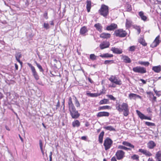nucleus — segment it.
Returning <instances> with one entry per match:
<instances>
[{
    "instance_id": "2",
    "label": "nucleus",
    "mask_w": 161,
    "mask_h": 161,
    "mask_svg": "<svg viewBox=\"0 0 161 161\" xmlns=\"http://www.w3.org/2000/svg\"><path fill=\"white\" fill-rule=\"evenodd\" d=\"M98 12L100 15L106 17L109 14L108 7L104 4H102Z\"/></svg>"
},
{
    "instance_id": "6",
    "label": "nucleus",
    "mask_w": 161,
    "mask_h": 161,
    "mask_svg": "<svg viewBox=\"0 0 161 161\" xmlns=\"http://www.w3.org/2000/svg\"><path fill=\"white\" fill-rule=\"evenodd\" d=\"M132 70L135 72L141 74H143L146 72V69L145 68L140 66L134 67L133 68Z\"/></svg>"
},
{
    "instance_id": "35",
    "label": "nucleus",
    "mask_w": 161,
    "mask_h": 161,
    "mask_svg": "<svg viewBox=\"0 0 161 161\" xmlns=\"http://www.w3.org/2000/svg\"><path fill=\"white\" fill-rule=\"evenodd\" d=\"M118 148L119 149H122L125 150H131V149L129 148H127L122 145H119L118 146Z\"/></svg>"
},
{
    "instance_id": "23",
    "label": "nucleus",
    "mask_w": 161,
    "mask_h": 161,
    "mask_svg": "<svg viewBox=\"0 0 161 161\" xmlns=\"http://www.w3.org/2000/svg\"><path fill=\"white\" fill-rule=\"evenodd\" d=\"M73 99L74 100L75 103V106L77 108H80V104L79 101H78V99L74 95L73 96Z\"/></svg>"
},
{
    "instance_id": "64",
    "label": "nucleus",
    "mask_w": 161,
    "mask_h": 161,
    "mask_svg": "<svg viewBox=\"0 0 161 161\" xmlns=\"http://www.w3.org/2000/svg\"><path fill=\"white\" fill-rule=\"evenodd\" d=\"M153 100L155 101V102H156L157 101V100H156V97L155 96H154V95L153 96Z\"/></svg>"
},
{
    "instance_id": "47",
    "label": "nucleus",
    "mask_w": 161,
    "mask_h": 161,
    "mask_svg": "<svg viewBox=\"0 0 161 161\" xmlns=\"http://www.w3.org/2000/svg\"><path fill=\"white\" fill-rule=\"evenodd\" d=\"M131 158L133 160H139V156L137 155L134 154L131 157Z\"/></svg>"
},
{
    "instance_id": "54",
    "label": "nucleus",
    "mask_w": 161,
    "mask_h": 161,
    "mask_svg": "<svg viewBox=\"0 0 161 161\" xmlns=\"http://www.w3.org/2000/svg\"><path fill=\"white\" fill-rule=\"evenodd\" d=\"M135 29L137 30L138 32V34H139L141 32V29L139 27L136 26Z\"/></svg>"
},
{
    "instance_id": "3",
    "label": "nucleus",
    "mask_w": 161,
    "mask_h": 161,
    "mask_svg": "<svg viewBox=\"0 0 161 161\" xmlns=\"http://www.w3.org/2000/svg\"><path fill=\"white\" fill-rule=\"evenodd\" d=\"M114 34L117 37H124L126 36L127 33L122 29H119L115 31Z\"/></svg>"
},
{
    "instance_id": "11",
    "label": "nucleus",
    "mask_w": 161,
    "mask_h": 161,
    "mask_svg": "<svg viewBox=\"0 0 161 161\" xmlns=\"http://www.w3.org/2000/svg\"><path fill=\"white\" fill-rule=\"evenodd\" d=\"M110 43L107 41H103L101 43L99 47L101 49H103L104 48L109 47L110 45Z\"/></svg>"
},
{
    "instance_id": "8",
    "label": "nucleus",
    "mask_w": 161,
    "mask_h": 161,
    "mask_svg": "<svg viewBox=\"0 0 161 161\" xmlns=\"http://www.w3.org/2000/svg\"><path fill=\"white\" fill-rule=\"evenodd\" d=\"M160 36L158 35L156 37L155 39L150 45V47L152 48H154L158 45L161 42V40H160Z\"/></svg>"
},
{
    "instance_id": "12",
    "label": "nucleus",
    "mask_w": 161,
    "mask_h": 161,
    "mask_svg": "<svg viewBox=\"0 0 161 161\" xmlns=\"http://www.w3.org/2000/svg\"><path fill=\"white\" fill-rule=\"evenodd\" d=\"M88 31L86 27L84 26L81 27L80 29V34L83 36H85L87 34Z\"/></svg>"
},
{
    "instance_id": "15",
    "label": "nucleus",
    "mask_w": 161,
    "mask_h": 161,
    "mask_svg": "<svg viewBox=\"0 0 161 161\" xmlns=\"http://www.w3.org/2000/svg\"><path fill=\"white\" fill-rule=\"evenodd\" d=\"M117 25L114 23L111 24L110 25L106 27V30L108 31H112L117 28Z\"/></svg>"
},
{
    "instance_id": "52",
    "label": "nucleus",
    "mask_w": 161,
    "mask_h": 161,
    "mask_svg": "<svg viewBox=\"0 0 161 161\" xmlns=\"http://www.w3.org/2000/svg\"><path fill=\"white\" fill-rule=\"evenodd\" d=\"M39 146L40 147V149L42 150L43 149L42 147H43V144L42 143V142L41 140H39Z\"/></svg>"
},
{
    "instance_id": "57",
    "label": "nucleus",
    "mask_w": 161,
    "mask_h": 161,
    "mask_svg": "<svg viewBox=\"0 0 161 161\" xmlns=\"http://www.w3.org/2000/svg\"><path fill=\"white\" fill-rule=\"evenodd\" d=\"M140 80L141 81L143 84H146V81L143 79H140Z\"/></svg>"
},
{
    "instance_id": "10",
    "label": "nucleus",
    "mask_w": 161,
    "mask_h": 161,
    "mask_svg": "<svg viewBox=\"0 0 161 161\" xmlns=\"http://www.w3.org/2000/svg\"><path fill=\"white\" fill-rule=\"evenodd\" d=\"M138 152L145 155L146 156L151 157L153 155L152 153L146 149H139Z\"/></svg>"
},
{
    "instance_id": "9",
    "label": "nucleus",
    "mask_w": 161,
    "mask_h": 161,
    "mask_svg": "<svg viewBox=\"0 0 161 161\" xmlns=\"http://www.w3.org/2000/svg\"><path fill=\"white\" fill-rule=\"evenodd\" d=\"M28 65L31 68V70L32 72V74L34 76L36 80H38L39 79V77L36 72V69L34 66H33L31 64H28Z\"/></svg>"
},
{
    "instance_id": "37",
    "label": "nucleus",
    "mask_w": 161,
    "mask_h": 161,
    "mask_svg": "<svg viewBox=\"0 0 161 161\" xmlns=\"http://www.w3.org/2000/svg\"><path fill=\"white\" fill-rule=\"evenodd\" d=\"M87 94L88 95L92 97H96L100 95L99 94L97 93H87Z\"/></svg>"
},
{
    "instance_id": "20",
    "label": "nucleus",
    "mask_w": 161,
    "mask_h": 161,
    "mask_svg": "<svg viewBox=\"0 0 161 161\" xmlns=\"http://www.w3.org/2000/svg\"><path fill=\"white\" fill-rule=\"evenodd\" d=\"M152 70L156 73H159L161 71V66L160 65L153 66Z\"/></svg>"
},
{
    "instance_id": "19",
    "label": "nucleus",
    "mask_w": 161,
    "mask_h": 161,
    "mask_svg": "<svg viewBox=\"0 0 161 161\" xmlns=\"http://www.w3.org/2000/svg\"><path fill=\"white\" fill-rule=\"evenodd\" d=\"M155 158L157 161H161V151L159 150L157 152L155 156Z\"/></svg>"
},
{
    "instance_id": "18",
    "label": "nucleus",
    "mask_w": 161,
    "mask_h": 161,
    "mask_svg": "<svg viewBox=\"0 0 161 161\" xmlns=\"http://www.w3.org/2000/svg\"><path fill=\"white\" fill-rule=\"evenodd\" d=\"M129 97L130 99H136V98H139L140 99H141L142 97L139 95H137L136 94L131 93L129 94Z\"/></svg>"
},
{
    "instance_id": "63",
    "label": "nucleus",
    "mask_w": 161,
    "mask_h": 161,
    "mask_svg": "<svg viewBox=\"0 0 161 161\" xmlns=\"http://www.w3.org/2000/svg\"><path fill=\"white\" fill-rule=\"evenodd\" d=\"M148 161H155L152 158H149L148 159Z\"/></svg>"
},
{
    "instance_id": "31",
    "label": "nucleus",
    "mask_w": 161,
    "mask_h": 161,
    "mask_svg": "<svg viewBox=\"0 0 161 161\" xmlns=\"http://www.w3.org/2000/svg\"><path fill=\"white\" fill-rule=\"evenodd\" d=\"M122 144L124 145L131 147L132 148H134V145L126 141L123 142H122Z\"/></svg>"
},
{
    "instance_id": "4",
    "label": "nucleus",
    "mask_w": 161,
    "mask_h": 161,
    "mask_svg": "<svg viewBox=\"0 0 161 161\" xmlns=\"http://www.w3.org/2000/svg\"><path fill=\"white\" fill-rule=\"evenodd\" d=\"M113 143V141L109 138H106L104 141L103 145L105 147V149L107 150L109 149Z\"/></svg>"
},
{
    "instance_id": "21",
    "label": "nucleus",
    "mask_w": 161,
    "mask_h": 161,
    "mask_svg": "<svg viewBox=\"0 0 161 161\" xmlns=\"http://www.w3.org/2000/svg\"><path fill=\"white\" fill-rule=\"evenodd\" d=\"M111 35L109 33H103L100 36V37L103 38L107 39L110 37Z\"/></svg>"
},
{
    "instance_id": "60",
    "label": "nucleus",
    "mask_w": 161,
    "mask_h": 161,
    "mask_svg": "<svg viewBox=\"0 0 161 161\" xmlns=\"http://www.w3.org/2000/svg\"><path fill=\"white\" fill-rule=\"evenodd\" d=\"M81 139L84 140H86V136H82Z\"/></svg>"
},
{
    "instance_id": "55",
    "label": "nucleus",
    "mask_w": 161,
    "mask_h": 161,
    "mask_svg": "<svg viewBox=\"0 0 161 161\" xmlns=\"http://www.w3.org/2000/svg\"><path fill=\"white\" fill-rule=\"evenodd\" d=\"M147 94L148 95H149L150 97H151V96H153V93L151 92H147Z\"/></svg>"
},
{
    "instance_id": "32",
    "label": "nucleus",
    "mask_w": 161,
    "mask_h": 161,
    "mask_svg": "<svg viewBox=\"0 0 161 161\" xmlns=\"http://www.w3.org/2000/svg\"><path fill=\"white\" fill-rule=\"evenodd\" d=\"M139 42L144 46H146L147 45V43L145 42L144 39L143 38H141L139 39Z\"/></svg>"
},
{
    "instance_id": "43",
    "label": "nucleus",
    "mask_w": 161,
    "mask_h": 161,
    "mask_svg": "<svg viewBox=\"0 0 161 161\" xmlns=\"http://www.w3.org/2000/svg\"><path fill=\"white\" fill-rule=\"evenodd\" d=\"M110 108V106L107 105L104 106H103L100 107L99 108V110H102V109H109Z\"/></svg>"
},
{
    "instance_id": "51",
    "label": "nucleus",
    "mask_w": 161,
    "mask_h": 161,
    "mask_svg": "<svg viewBox=\"0 0 161 161\" xmlns=\"http://www.w3.org/2000/svg\"><path fill=\"white\" fill-rule=\"evenodd\" d=\"M108 97L111 100L114 101L116 99V98L112 95H108Z\"/></svg>"
},
{
    "instance_id": "22",
    "label": "nucleus",
    "mask_w": 161,
    "mask_h": 161,
    "mask_svg": "<svg viewBox=\"0 0 161 161\" xmlns=\"http://www.w3.org/2000/svg\"><path fill=\"white\" fill-rule=\"evenodd\" d=\"M102 58H109L113 57V55L112 54H109L108 53H104L103 54H101L99 56Z\"/></svg>"
},
{
    "instance_id": "29",
    "label": "nucleus",
    "mask_w": 161,
    "mask_h": 161,
    "mask_svg": "<svg viewBox=\"0 0 161 161\" xmlns=\"http://www.w3.org/2000/svg\"><path fill=\"white\" fill-rule=\"evenodd\" d=\"M72 125L74 127H79L80 125V124L78 120H76L72 122Z\"/></svg>"
},
{
    "instance_id": "17",
    "label": "nucleus",
    "mask_w": 161,
    "mask_h": 161,
    "mask_svg": "<svg viewBox=\"0 0 161 161\" xmlns=\"http://www.w3.org/2000/svg\"><path fill=\"white\" fill-rule=\"evenodd\" d=\"M111 50L113 53L118 54H121L123 52L122 49H119L115 47H112L111 49Z\"/></svg>"
},
{
    "instance_id": "58",
    "label": "nucleus",
    "mask_w": 161,
    "mask_h": 161,
    "mask_svg": "<svg viewBox=\"0 0 161 161\" xmlns=\"http://www.w3.org/2000/svg\"><path fill=\"white\" fill-rule=\"evenodd\" d=\"M59 106H60V103H59V100H58V103H57V105L56 106V108L57 109H58V107H59Z\"/></svg>"
},
{
    "instance_id": "39",
    "label": "nucleus",
    "mask_w": 161,
    "mask_h": 161,
    "mask_svg": "<svg viewBox=\"0 0 161 161\" xmlns=\"http://www.w3.org/2000/svg\"><path fill=\"white\" fill-rule=\"evenodd\" d=\"M116 109L119 112L122 111V108H121L120 105L119 103H117L116 105Z\"/></svg>"
},
{
    "instance_id": "46",
    "label": "nucleus",
    "mask_w": 161,
    "mask_h": 161,
    "mask_svg": "<svg viewBox=\"0 0 161 161\" xmlns=\"http://www.w3.org/2000/svg\"><path fill=\"white\" fill-rule=\"evenodd\" d=\"M114 63V61L113 60H106L104 62V64H109L113 63Z\"/></svg>"
},
{
    "instance_id": "42",
    "label": "nucleus",
    "mask_w": 161,
    "mask_h": 161,
    "mask_svg": "<svg viewBox=\"0 0 161 161\" xmlns=\"http://www.w3.org/2000/svg\"><path fill=\"white\" fill-rule=\"evenodd\" d=\"M96 58L97 57L94 55V54H91L90 55V58L92 60H96Z\"/></svg>"
},
{
    "instance_id": "30",
    "label": "nucleus",
    "mask_w": 161,
    "mask_h": 161,
    "mask_svg": "<svg viewBox=\"0 0 161 161\" xmlns=\"http://www.w3.org/2000/svg\"><path fill=\"white\" fill-rule=\"evenodd\" d=\"M136 112L141 119H144L145 117V115L138 110H136Z\"/></svg>"
},
{
    "instance_id": "49",
    "label": "nucleus",
    "mask_w": 161,
    "mask_h": 161,
    "mask_svg": "<svg viewBox=\"0 0 161 161\" xmlns=\"http://www.w3.org/2000/svg\"><path fill=\"white\" fill-rule=\"evenodd\" d=\"M136 49V47L135 46H131L129 47V51H134Z\"/></svg>"
},
{
    "instance_id": "36",
    "label": "nucleus",
    "mask_w": 161,
    "mask_h": 161,
    "mask_svg": "<svg viewBox=\"0 0 161 161\" xmlns=\"http://www.w3.org/2000/svg\"><path fill=\"white\" fill-rule=\"evenodd\" d=\"M121 107H123V108H122V111L124 110L128 109V104L125 103H123L121 105Z\"/></svg>"
},
{
    "instance_id": "25",
    "label": "nucleus",
    "mask_w": 161,
    "mask_h": 161,
    "mask_svg": "<svg viewBox=\"0 0 161 161\" xmlns=\"http://www.w3.org/2000/svg\"><path fill=\"white\" fill-rule=\"evenodd\" d=\"M21 54L20 53H18L15 55L16 59L21 64H22V62L20 61V58L21 57Z\"/></svg>"
},
{
    "instance_id": "61",
    "label": "nucleus",
    "mask_w": 161,
    "mask_h": 161,
    "mask_svg": "<svg viewBox=\"0 0 161 161\" xmlns=\"http://www.w3.org/2000/svg\"><path fill=\"white\" fill-rule=\"evenodd\" d=\"M144 119H148L149 120H151V118L150 117H148L145 116Z\"/></svg>"
},
{
    "instance_id": "7",
    "label": "nucleus",
    "mask_w": 161,
    "mask_h": 161,
    "mask_svg": "<svg viewBox=\"0 0 161 161\" xmlns=\"http://www.w3.org/2000/svg\"><path fill=\"white\" fill-rule=\"evenodd\" d=\"M115 155L118 160H121L125 157V152L122 150L117 151Z\"/></svg>"
},
{
    "instance_id": "34",
    "label": "nucleus",
    "mask_w": 161,
    "mask_h": 161,
    "mask_svg": "<svg viewBox=\"0 0 161 161\" xmlns=\"http://www.w3.org/2000/svg\"><path fill=\"white\" fill-rule=\"evenodd\" d=\"M103 128L107 130H109L110 131H115V129L111 126L103 127Z\"/></svg>"
},
{
    "instance_id": "5",
    "label": "nucleus",
    "mask_w": 161,
    "mask_h": 161,
    "mask_svg": "<svg viewBox=\"0 0 161 161\" xmlns=\"http://www.w3.org/2000/svg\"><path fill=\"white\" fill-rule=\"evenodd\" d=\"M109 80L111 82L117 85H120L122 84V82L119 78L115 76H112L109 79Z\"/></svg>"
},
{
    "instance_id": "59",
    "label": "nucleus",
    "mask_w": 161,
    "mask_h": 161,
    "mask_svg": "<svg viewBox=\"0 0 161 161\" xmlns=\"http://www.w3.org/2000/svg\"><path fill=\"white\" fill-rule=\"evenodd\" d=\"M111 161H117L115 157H113L111 158Z\"/></svg>"
},
{
    "instance_id": "41",
    "label": "nucleus",
    "mask_w": 161,
    "mask_h": 161,
    "mask_svg": "<svg viewBox=\"0 0 161 161\" xmlns=\"http://www.w3.org/2000/svg\"><path fill=\"white\" fill-rule=\"evenodd\" d=\"M108 100L106 99H104L100 101L99 102V104L101 105L104 104H106L108 103Z\"/></svg>"
},
{
    "instance_id": "45",
    "label": "nucleus",
    "mask_w": 161,
    "mask_h": 161,
    "mask_svg": "<svg viewBox=\"0 0 161 161\" xmlns=\"http://www.w3.org/2000/svg\"><path fill=\"white\" fill-rule=\"evenodd\" d=\"M145 124L148 126H154L155 124L154 123H153L148 122H146L145 123Z\"/></svg>"
},
{
    "instance_id": "48",
    "label": "nucleus",
    "mask_w": 161,
    "mask_h": 161,
    "mask_svg": "<svg viewBox=\"0 0 161 161\" xmlns=\"http://www.w3.org/2000/svg\"><path fill=\"white\" fill-rule=\"evenodd\" d=\"M43 27L46 29H48L50 28L49 24L45 23H44Z\"/></svg>"
},
{
    "instance_id": "56",
    "label": "nucleus",
    "mask_w": 161,
    "mask_h": 161,
    "mask_svg": "<svg viewBox=\"0 0 161 161\" xmlns=\"http://www.w3.org/2000/svg\"><path fill=\"white\" fill-rule=\"evenodd\" d=\"M44 16L46 19L48 18L47 16V12H45L44 14Z\"/></svg>"
},
{
    "instance_id": "40",
    "label": "nucleus",
    "mask_w": 161,
    "mask_h": 161,
    "mask_svg": "<svg viewBox=\"0 0 161 161\" xmlns=\"http://www.w3.org/2000/svg\"><path fill=\"white\" fill-rule=\"evenodd\" d=\"M138 63L139 64L146 66H148L149 64V63L148 62L139 61Z\"/></svg>"
},
{
    "instance_id": "28",
    "label": "nucleus",
    "mask_w": 161,
    "mask_h": 161,
    "mask_svg": "<svg viewBox=\"0 0 161 161\" xmlns=\"http://www.w3.org/2000/svg\"><path fill=\"white\" fill-rule=\"evenodd\" d=\"M86 8L87 11L88 12H89L90 11V9L91 8V2L90 1H86Z\"/></svg>"
},
{
    "instance_id": "44",
    "label": "nucleus",
    "mask_w": 161,
    "mask_h": 161,
    "mask_svg": "<svg viewBox=\"0 0 161 161\" xmlns=\"http://www.w3.org/2000/svg\"><path fill=\"white\" fill-rule=\"evenodd\" d=\"M123 111L124 116H127L129 113V109L124 110Z\"/></svg>"
},
{
    "instance_id": "53",
    "label": "nucleus",
    "mask_w": 161,
    "mask_h": 161,
    "mask_svg": "<svg viewBox=\"0 0 161 161\" xmlns=\"http://www.w3.org/2000/svg\"><path fill=\"white\" fill-rule=\"evenodd\" d=\"M153 90L157 96L158 97H159L161 96V94L159 93V92L155 90V89H154Z\"/></svg>"
},
{
    "instance_id": "27",
    "label": "nucleus",
    "mask_w": 161,
    "mask_h": 161,
    "mask_svg": "<svg viewBox=\"0 0 161 161\" xmlns=\"http://www.w3.org/2000/svg\"><path fill=\"white\" fill-rule=\"evenodd\" d=\"M94 27L100 32L102 31V26L100 24L98 23L95 24L94 25Z\"/></svg>"
},
{
    "instance_id": "24",
    "label": "nucleus",
    "mask_w": 161,
    "mask_h": 161,
    "mask_svg": "<svg viewBox=\"0 0 161 161\" xmlns=\"http://www.w3.org/2000/svg\"><path fill=\"white\" fill-rule=\"evenodd\" d=\"M139 15L141 19L144 21H146L147 19V17L144 15V12L142 11H140L139 13Z\"/></svg>"
},
{
    "instance_id": "16",
    "label": "nucleus",
    "mask_w": 161,
    "mask_h": 161,
    "mask_svg": "<svg viewBox=\"0 0 161 161\" xmlns=\"http://www.w3.org/2000/svg\"><path fill=\"white\" fill-rule=\"evenodd\" d=\"M109 115L108 112H100L98 113L97 116L98 117L103 116L108 117Z\"/></svg>"
},
{
    "instance_id": "26",
    "label": "nucleus",
    "mask_w": 161,
    "mask_h": 161,
    "mask_svg": "<svg viewBox=\"0 0 161 161\" xmlns=\"http://www.w3.org/2000/svg\"><path fill=\"white\" fill-rule=\"evenodd\" d=\"M104 134L103 131H102L99 134L98 136V141L99 143H102L103 142V138Z\"/></svg>"
},
{
    "instance_id": "62",
    "label": "nucleus",
    "mask_w": 161,
    "mask_h": 161,
    "mask_svg": "<svg viewBox=\"0 0 161 161\" xmlns=\"http://www.w3.org/2000/svg\"><path fill=\"white\" fill-rule=\"evenodd\" d=\"M88 80L91 83H92L93 82V81L92 80V79L90 78H88Z\"/></svg>"
},
{
    "instance_id": "50",
    "label": "nucleus",
    "mask_w": 161,
    "mask_h": 161,
    "mask_svg": "<svg viewBox=\"0 0 161 161\" xmlns=\"http://www.w3.org/2000/svg\"><path fill=\"white\" fill-rule=\"evenodd\" d=\"M126 8L127 11H130L131 10L132 8L131 5H128L126 7Z\"/></svg>"
},
{
    "instance_id": "38",
    "label": "nucleus",
    "mask_w": 161,
    "mask_h": 161,
    "mask_svg": "<svg viewBox=\"0 0 161 161\" xmlns=\"http://www.w3.org/2000/svg\"><path fill=\"white\" fill-rule=\"evenodd\" d=\"M35 63L36 64L37 67L39 69L40 72H43L44 70L43 69L42 66L39 64H38L36 61H35Z\"/></svg>"
},
{
    "instance_id": "1",
    "label": "nucleus",
    "mask_w": 161,
    "mask_h": 161,
    "mask_svg": "<svg viewBox=\"0 0 161 161\" xmlns=\"http://www.w3.org/2000/svg\"><path fill=\"white\" fill-rule=\"evenodd\" d=\"M68 106L70 114L72 118L77 119L78 118L80 115V114L78 113L73 103L72 98L71 97H69L68 101Z\"/></svg>"
},
{
    "instance_id": "13",
    "label": "nucleus",
    "mask_w": 161,
    "mask_h": 161,
    "mask_svg": "<svg viewBox=\"0 0 161 161\" xmlns=\"http://www.w3.org/2000/svg\"><path fill=\"white\" fill-rule=\"evenodd\" d=\"M156 146V143L152 141H150L147 143V147L149 149H153Z\"/></svg>"
},
{
    "instance_id": "33",
    "label": "nucleus",
    "mask_w": 161,
    "mask_h": 161,
    "mask_svg": "<svg viewBox=\"0 0 161 161\" xmlns=\"http://www.w3.org/2000/svg\"><path fill=\"white\" fill-rule=\"evenodd\" d=\"M132 22L131 20L126 19V21L125 24V26L127 28H130L132 25Z\"/></svg>"
},
{
    "instance_id": "14",
    "label": "nucleus",
    "mask_w": 161,
    "mask_h": 161,
    "mask_svg": "<svg viewBox=\"0 0 161 161\" xmlns=\"http://www.w3.org/2000/svg\"><path fill=\"white\" fill-rule=\"evenodd\" d=\"M121 59L126 63H130L131 62L130 59L127 56L122 55Z\"/></svg>"
}]
</instances>
